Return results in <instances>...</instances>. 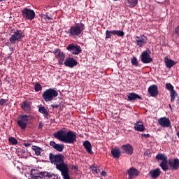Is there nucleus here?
<instances>
[{"instance_id":"f257e3e1","label":"nucleus","mask_w":179,"mask_h":179,"mask_svg":"<svg viewBox=\"0 0 179 179\" xmlns=\"http://www.w3.org/2000/svg\"><path fill=\"white\" fill-rule=\"evenodd\" d=\"M65 157L61 154L54 155L52 152L49 154V160L52 164L56 166L57 170L61 171V173L69 171L68 164L64 161Z\"/></svg>"},{"instance_id":"f03ea898","label":"nucleus","mask_w":179,"mask_h":179,"mask_svg":"<svg viewBox=\"0 0 179 179\" xmlns=\"http://www.w3.org/2000/svg\"><path fill=\"white\" fill-rule=\"evenodd\" d=\"M54 137L64 143H75L76 142V134L72 131L68 132L59 130L53 134Z\"/></svg>"},{"instance_id":"7ed1b4c3","label":"nucleus","mask_w":179,"mask_h":179,"mask_svg":"<svg viewBox=\"0 0 179 179\" xmlns=\"http://www.w3.org/2000/svg\"><path fill=\"white\" fill-rule=\"evenodd\" d=\"M85 30V24L80 23L71 27L70 29L66 31L69 37H79L82 34V31Z\"/></svg>"},{"instance_id":"20e7f679","label":"nucleus","mask_w":179,"mask_h":179,"mask_svg":"<svg viewBox=\"0 0 179 179\" xmlns=\"http://www.w3.org/2000/svg\"><path fill=\"white\" fill-rule=\"evenodd\" d=\"M57 96L58 92L52 88H49L45 90L42 94V97L46 103L52 101V100H54Z\"/></svg>"},{"instance_id":"39448f33","label":"nucleus","mask_w":179,"mask_h":179,"mask_svg":"<svg viewBox=\"0 0 179 179\" xmlns=\"http://www.w3.org/2000/svg\"><path fill=\"white\" fill-rule=\"evenodd\" d=\"M24 37V33L21 30L15 31L10 38V42L11 44H15L16 43H19V41H22V39Z\"/></svg>"},{"instance_id":"423d86ee","label":"nucleus","mask_w":179,"mask_h":179,"mask_svg":"<svg viewBox=\"0 0 179 179\" xmlns=\"http://www.w3.org/2000/svg\"><path fill=\"white\" fill-rule=\"evenodd\" d=\"M66 50L67 51H69L70 52H71V54H73L74 55H79V54L82 52V48H80V46L75 43H71L69 45L66 47Z\"/></svg>"},{"instance_id":"0eeeda50","label":"nucleus","mask_w":179,"mask_h":179,"mask_svg":"<svg viewBox=\"0 0 179 179\" xmlns=\"http://www.w3.org/2000/svg\"><path fill=\"white\" fill-rule=\"evenodd\" d=\"M22 15L23 17L28 20H33V19H34L36 17V13H34V10L29 8H24L22 10Z\"/></svg>"},{"instance_id":"6e6552de","label":"nucleus","mask_w":179,"mask_h":179,"mask_svg":"<svg viewBox=\"0 0 179 179\" xmlns=\"http://www.w3.org/2000/svg\"><path fill=\"white\" fill-rule=\"evenodd\" d=\"M158 122L162 128H171V121H170L169 117H161L158 120Z\"/></svg>"},{"instance_id":"1a4fd4ad","label":"nucleus","mask_w":179,"mask_h":179,"mask_svg":"<svg viewBox=\"0 0 179 179\" xmlns=\"http://www.w3.org/2000/svg\"><path fill=\"white\" fill-rule=\"evenodd\" d=\"M54 54L57 59H58L59 64L62 65L64 60L65 59V54L64 52L61 51L59 49H55Z\"/></svg>"},{"instance_id":"9d476101","label":"nucleus","mask_w":179,"mask_h":179,"mask_svg":"<svg viewBox=\"0 0 179 179\" xmlns=\"http://www.w3.org/2000/svg\"><path fill=\"white\" fill-rule=\"evenodd\" d=\"M64 64L65 66H68V68H73V66L78 65V62L73 59V57H67Z\"/></svg>"},{"instance_id":"9b49d317","label":"nucleus","mask_w":179,"mask_h":179,"mask_svg":"<svg viewBox=\"0 0 179 179\" xmlns=\"http://www.w3.org/2000/svg\"><path fill=\"white\" fill-rule=\"evenodd\" d=\"M141 61L143 64H150L152 62V58L149 55V52L148 50L144 51L141 54Z\"/></svg>"},{"instance_id":"f8f14e48","label":"nucleus","mask_w":179,"mask_h":179,"mask_svg":"<svg viewBox=\"0 0 179 179\" xmlns=\"http://www.w3.org/2000/svg\"><path fill=\"white\" fill-rule=\"evenodd\" d=\"M169 166L172 170H178L179 169V159L178 158H176L174 160L169 159L168 161Z\"/></svg>"},{"instance_id":"ddd939ff","label":"nucleus","mask_w":179,"mask_h":179,"mask_svg":"<svg viewBox=\"0 0 179 179\" xmlns=\"http://www.w3.org/2000/svg\"><path fill=\"white\" fill-rule=\"evenodd\" d=\"M121 149L123 150V153H126L127 155H131L134 153V148L130 144L123 145Z\"/></svg>"},{"instance_id":"4468645a","label":"nucleus","mask_w":179,"mask_h":179,"mask_svg":"<svg viewBox=\"0 0 179 179\" xmlns=\"http://www.w3.org/2000/svg\"><path fill=\"white\" fill-rule=\"evenodd\" d=\"M127 173L129 174V179L135 178L136 176H139V171L134 167H131L129 169H128Z\"/></svg>"},{"instance_id":"2eb2a0df","label":"nucleus","mask_w":179,"mask_h":179,"mask_svg":"<svg viewBox=\"0 0 179 179\" xmlns=\"http://www.w3.org/2000/svg\"><path fill=\"white\" fill-rule=\"evenodd\" d=\"M50 146L55 149L57 152H62L64 150L65 146L63 144H57L55 141H50Z\"/></svg>"},{"instance_id":"dca6fc26","label":"nucleus","mask_w":179,"mask_h":179,"mask_svg":"<svg viewBox=\"0 0 179 179\" xmlns=\"http://www.w3.org/2000/svg\"><path fill=\"white\" fill-rule=\"evenodd\" d=\"M148 93L151 97L157 96V85H152L148 87Z\"/></svg>"},{"instance_id":"f3484780","label":"nucleus","mask_w":179,"mask_h":179,"mask_svg":"<svg viewBox=\"0 0 179 179\" xmlns=\"http://www.w3.org/2000/svg\"><path fill=\"white\" fill-rule=\"evenodd\" d=\"M164 62H165V65H166V68H169V69L173 68V66H174V65H176L177 64V62H175L174 60H173L171 59H169L168 57H166L164 58Z\"/></svg>"},{"instance_id":"a211bd4d","label":"nucleus","mask_w":179,"mask_h":179,"mask_svg":"<svg viewBox=\"0 0 179 179\" xmlns=\"http://www.w3.org/2000/svg\"><path fill=\"white\" fill-rule=\"evenodd\" d=\"M136 99H138V100H141L142 99V97H141V96H139L138 94L136 93H129L127 96V101H135V100H136Z\"/></svg>"},{"instance_id":"6ab92c4d","label":"nucleus","mask_w":179,"mask_h":179,"mask_svg":"<svg viewBox=\"0 0 179 179\" xmlns=\"http://www.w3.org/2000/svg\"><path fill=\"white\" fill-rule=\"evenodd\" d=\"M134 129L138 132H143L145 131V126L143 125V122H137L134 124Z\"/></svg>"},{"instance_id":"aec40b11","label":"nucleus","mask_w":179,"mask_h":179,"mask_svg":"<svg viewBox=\"0 0 179 179\" xmlns=\"http://www.w3.org/2000/svg\"><path fill=\"white\" fill-rule=\"evenodd\" d=\"M111 155L115 159L120 158V155H121V150L117 147L111 150Z\"/></svg>"},{"instance_id":"412c9836","label":"nucleus","mask_w":179,"mask_h":179,"mask_svg":"<svg viewBox=\"0 0 179 179\" xmlns=\"http://www.w3.org/2000/svg\"><path fill=\"white\" fill-rule=\"evenodd\" d=\"M124 3L129 8H135L138 5V0H125Z\"/></svg>"},{"instance_id":"4be33fe9","label":"nucleus","mask_w":179,"mask_h":179,"mask_svg":"<svg viewBox=\"0 0 179 179\" xmlns=\"http://www.w3.org/2000/svg\"><path fill=\"white\" fill-rule=\"evenodd\" d=\"M83 146L85 148L87 152L90 153V155H93V151H92V144L89 142V141H85L83 143Z\"/></svg>"},{"instance_id":"5701e85b","label":"nucleus","mask_w":179,"mask_h":179,"mask_svg":"<svg viewBox=\"0 0 179 179\" xmlns=\"http://www.w3.org/2000/svg\"><path fill=\"white\" fill-rule=\"evenodd\" d=\"M21 108L24 110V111H29L31 106H30V102L29 101H24L21 103Z\"/></svg>"},{"instance_id":"b1692460","label":"nucleus","mask_w":179,"mask_h":179,"mask_svg":"<svg viewBox=\"0 0 179 179\" xmlns=\"http://www.w3.org/2000/svg\"><path fill=\"white\" fill-rule=\"evenodd\" d=\"M146 40H147L146 36L143 35L141 39L136 40L137 45H138L139 47H142L143 45H145V44H146Z\"/></svg>"},{"instance_id":"393cba45","label":"nucleus","mask_w":179,"mask_h":179,"mask_svg":"<svg viewBox=\"0 0 179 179\" xmlns=\"http://www.w3.org/2000/svg\"><path fill=\"white\" fill-rule=\"evenodd\" d=\"M159 166L164 171H167V170H169V161H167V159L162 161Z\"/></svg>"},{"instance_id":"a878e982","label":"nucleus","mask_w":179,"mask_h":179,"mask_svg":"<svg viewBox=\"0 0 179 179\" xmlns=\"http://www.w3.org/2000/svg\"><path fill=\"white\" fill-rule=\"evenodd\" d=\"M32 150L35 152V155H36V156H40L43 150H41V148L38 146L33 145Z\"/></svg>"},{"instance_id":"bb28decb","label":"nucleus","mask_w":179,"mask_h":179,"mask_svg":"<svg viewBox=\"0 0 179 179\" xmlns=\"http://www.w3.org/2000/svg\"><path fill=\"white\" fill-rule=\"evenodd\" d=\"M38 111L41 114H44L46 117H48L49 115L48 110H47L44 106H39Z\"/></svg>"},{"instance_id":"cd10ccee","label":"nucleus","mask_w":179,"mask_h":179,"mask_svg":"<svg viewBox=\"0 0 179 179\" xmlns=\"http://www.w3.org/2000/svg\"><path fill=\"white\" fill-rule=\"evenodd\" d=\"M171 94V103H174L175 100H176V97H177V96H178V94L177 93V92H176V90L171 91L170 92Z\"/></svg>"},{"instance_id":"c85d7f7f","label":"nucleus","mask_w":179,"mask_h":179,"mask_svg":"<svg viewBox=\"0 0 179 179\" xmlns=\"http://www.w3.org/2000/svg\"><path fill=\"white\" fill-rule=\"evenodd\" d=\"M41 19L48 22H50V20L52 19V16L48 13H46L41 16Z\"/></svg>"},{"instance_id":"c756f323","label":"nucleus","mask_w":179,"mask_h":179,"mask_svg":"<svg viewBox=\"0 0 179 179\" xmlns=\"http://www.w3.org/2000/svg\"><path fill=\"white\" fill-rule=\"evenodd\" d=\"M149 175L152 178H156L157 177V169H155V170H151L149 172Z\"/></svg>"},{"instance_id":"7c9ffc66","label":"nucleus","mask_w":179,"mask_h":179,"mask_svg":"<svg viewBox=\"0 0 179 179\" xmlns=\"http://www.w3.org/2000/svg\"><path fill=\"white\" fill-rule=\"evenodd\" d=\"M18 127L21 128V129H26V127H27V123L24 122H22L20 120L17 121Z\"/></svg>"},{"instance_id":"2f4dec72","label":"nucleus","mask_w":179,"mask_h":179,"mask_svg":"<svg viewBox=\"0 0 179 179\" xmlns=\"http://www.w3.org/2000/svg\"><path fill=\"white\" fill-rule=\"evenodd\" d=\"M157 160H162V162H164V161L167 160V156H166L165 154L159 153L157 155Z\"/></svg>"},{"instance_id":"473e14b6","label":"nucleus","mask_w":179,"mask_h":179,"mask_svg":"<svg viewBox=\"0 0 179 179\" xmlns=\"http://www.w3.org/2000/svg\"><path fill=\"white\" fill-rule=\"evenodd\" d=\"M113 35L116 34V36H119V37H122V36H124V31L113 30Z\"/></svg>"},{"instance_id":"72a5a7b5","label":"nucleus","mask_w":179,"mask_h":179,"mask_svg":"<svg viewBox=\"0 0 179 179\" xmlns=\"http://www.w3.org/2000/svg\"><path fill=\"white\" fill-rule=\"evenodd\" d=\"M20 121H21L22 122H25L26 124H27V122L29 121V116H27V115H22L20 117Z\"/></svg>"},{"instance_id":"f704fd0d","label":"nucleus","mask_w":179,"mask_h":179,"mask_svg":"<svg viewBox=\"0 0 179 179\" xmlns=\"http://www.w3.org/2000/svg\"><path fill=\"white\" fill-rule=\"evenodd\" d=\"M8 142L10 143V145H17V140L13 137H10L8 138Z\"/></svg>"},{"instance_id":"c9c22d12","label":"nucleus","mask_w":179,"mask_h":179,"mask_svg":"<svg viewBox=\"0 0 179 179\" xmlns=\"http://www.w3.org/2000/svg\"><path fill=\"white\" fill-rule=\"evenodd\" d=\"M166 89L169 90L170 92L174 91V86L171 85V83H166Z\"/></svg>"},{"instance_id":"e433bc0d","label":"nucleus","mask_w":179,"mask_h":179,"mask_svg":"<svg viewBox=\"0 0 179 179\" xmlns=\"http://www.w3.org/2000/svg\"><path fill=\"white\" fill-rule=\"evenodd\" d=\"M62 176L64 179H71V177H69V171H67L66 172H63L62 173Z\"/></svg>"},{"instance_id":"4c0bfd02","label":"nucleus","mask_w":179,"mask_h":179,"mask_svg":"<svg viewBox=\"0 0 179 179\" xmlns=\"http://www.w3.org/2000/svg\"><path fill=\"white\" fill-rule=\"evenodd\" d=\"M41 89H43V87H41V85H40V83H37L35 84L34 90L36 92H40V90H41Z\"/></svg>"},{"instance_id":"58836bf2","label":"nucleus","mask_w":179,"mask_h":179,"mask_svg":"<svg viewBox=\"0 0 179 179\" xmlns=\"http://www.w3.org/2000/svg\"><path fill=\"white\" fill-rule=\"evenodd\" d=\"M131 62L134 66H138V59H136V57H133Z\"/></svg>"},{"instance_id":"ea45409f","label":"nucleus","mask_w":179,"mask_h":179,"mask_svg":"<svg viewBox=\"0 0 179 179\" xmlns=\"http://www.w3.org/2000/svg\"><path fill=\"white\" fill-rule=\"evenodd\" d=\"M113 34V31H108L107 30L106 31V38H111V35Z\"/></svg>"},{"instance_id":"a19ab883","label":"nucleus","mask_w":179,"mask_h":179,"mask_svg":"<svg viewBox=\"0 0 179 179\" xmlns=\"http://www.w3.org/2000/svg\"><path fill=\"white\" fill-rule=\"evenodd\" d=\"M91 169H92L94 173H96V174L99 173V171H97V167H96L94 166H91Z\"/></svg>"},{"instance_id":"79ce46f5","label":"nucleus","mask_w":179,"mask_h":179,"mask_svg":"<svg viewBox=\"0 0 179 179\" xmlns=\"http://www.w3.org/2000/svg\"><path fill=\"white\" fill-rule=\"evenodd\" d=\"M6 103V101L4 99H0V106H3Z\"/></svg>"},{"instance_id":"37998d69","label":"nucleus","mask_w":179,"mask_h":179,"mask_svg":"<svg viewBox=\"0 0 179 179\" xmlns=\"http://www.w3.org/2000/svg\"><path fill=\"white\" fill-rule=\"evenodd\" d=\"M31 179H41V178L38 176H35L33 175V173H31Z\"/></svg>"},{"instance_id":"c03bdc74","label":"nucleus","mask_w":179,"mask_h":179,"mask_svg":"<svg viewBox=\"0 0 179 179\" xmlns=\"http://www.w3.org/2000/svg\"><path fill=\"white\" fill-rule=\"evenodd\" d=\"M175 33L179 36V26L175 28Z\"/></svg>"},{"instance_id":"a18cd8bd","label":"nucleus","mask_w":179,"mask_h":179,"mask_svg":"<svg viewBox=\"0 0 179 179\" xmlns=\"http://www.w3.org/2000/svg\"><path fill=\"white\" fill-rule=\"evenodd\" d=\"M101 176H102L103 177H106L107 176V172H106L105 171H102L101 172Z\"/></svg>"},{"instance_id":"49530a36","label":"nucleus","mask_w":179,"mask_h":179,"mask_svg":"<svg viewBox=\"0 0 179 179\" xmlns=\"http://www.w3.org/2000/svg\"><path fill=\"white\" fill-rule=\"evenodd\" d=\"M150 134H141V138H150Z\"/></svg>"},{"instance_id":"de8ad7c7","label":"nucleus","mask_w":179,"mask_h":179,"mask_svg":"<svg viewBox=\"0 0 179 179\" xmlns=\"http://www.w3.org/2000/svg\"><path fill=\"white\" fill-rule=\"evenodd\" d=\"M51 107L52 108H58V107H59V105H57V104H52Z\"/></svg>"},{"instance_id":"09e8293b","label":"nucleus","mask_w":179,"mask_h":179,"mask_svg":"<svg viewBox=\"0 0 179 179\" xmlns=\"http://www.w3.org/2000/svg\"><path fill=\"white\" fill-rule=\"evenodd\" d=\"M24 146H25V148H30V146H31V143H24Z\"/></svg>"},{"instance_id":"8fccbe9b","label":"nucleus","mask_w":179,"mask_h":179,"mask_svg":"<svg viewBox=\"0 0 179 179\" xmlns=\"http://www.w3.org/2000/svg\"><path fill=\"white\" fill-rule=\"evenodd\" d=\"M160 174H162V171H160V169H157V177H159V176H160Z\"/></svg>"},{"instance_id":"3c124183","label":"nucleus","mask_w":179,"mask_h":179,"mask_svg":"<svg viewBox=\"0 0 179 179\" xmlns=\"http://www.w3.org/2000/svg\"><path fill=\"white\" fill-rule=\"evenodd\" d=\"M96 169H97L98 173H100V171H101V170H103V169H101V167H100V166L96 167Z\"/></svg>"},{"instance_id":"603ef678","label":"nucleus","mask_w":179,"mask_h":179,"mask_svg":"<svg viewBox=\"0 0 179 179\" xmlns=\"http://www.w3.org/2000/svg\"><path fill=\"white\" fill-rule=\"evenodd\" d=\"M38 128H39V129H43V123H41V122L39 123Z\"/></svg>"},{"instance_id":"864d4df0","label":"nucleus","mask_w":179,"mask_h":179,"mask_svg":"<svg viewBox=\"0 0 179 179\" xmlns=\"http://www.w3.org/2000/svg\"><path fill=\"white\" fill-rule=\"evenodd\" d=\"M176 135H177V136H178V139H179V132H177V133H176Z\"/></svg>"},{"instance_id":"5fc2aeb1","label":"nucleus","mask_w":179,"mask_h":179,"mask_svg":"<svg viewBox=\"0 0 179 179\" xmlns=\"http://www.w3.org/2000/svg\"><path fill=\"white\" fill-rule=\"evenodd\" d=\"M6 0H0V2H3L5 1Z\"/></svg>"},{"instance_id":"6e6d98bb","label":"nucleus","mask_w":179,"mask_h":179,"mask_svg":"<svg viewBox=\"0 0 179 179\" xmlns=\"http://www.w3.org/2000/svg\"><path fill=\"white\" fill-rule=\"evenodd\" d=\"M170 108H171V105H169Z\"/></svg>"},{"instance_id":"4d7b16f0","label":"nucleus","mask_w":179,"mask_h":179,"mask_svg":"<svg viewBox=\"0 0 179 179\" xmlns=\"http://www.w3.org/2000/svg\"><path fill=\"white\" fill-rule=\"evenodd\" d=\"M136 38H139V36H136Z\"/></svg>"},{"instance_id":"13d9d810","label":"nucleus","mask_w":179,"mask_h":179,"mask_svg":"<svg viewBox=\"0 0 179 179\" xmlns=\"http://www.w3.org/2000/svg\"><path fill=\"white\" fill-rule=\"evenodd\" d=\"M74 169H76V166H75V167H74Z\"/></svg>"},{"instance_id":"bf43d9fd","label":"nucleus","mask_w":179,"mask_h":179,"mask_svg":"<svg viewBox=\"0 0 179 179\" xmlns=\"http://www.w3.org/2000/svg\"><path fill=\"white\" fill-rule=\"evenodd\" d=\"M157 159V156L155 157Z\"/></svg>"},{"instance_id":"052dcab7","label":"nucleus","mask_w":179,"mask_h":179,"mask_svg":"<svg viewBox=\"0 0 179 179\" xmlns=\"http://www.w3.org/2000/svg\"><path fill=\"white\" fill-rule=\"evenodd\" d=\"M113 1H117V0H113Z\"/></svg>"}]
</instances>
